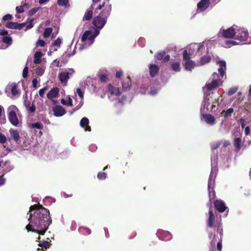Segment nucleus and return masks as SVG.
Returning a JSON list of instances; mask_svg holds the SVG:
<instances>
[{"label": "nucleus", "mask_w": 251, "mask_h": 251, "mask_svg": "<svg viewBox=\"0 0 251 251\" xmlns=\"http://www.w3.org/2000/svg\"><path fill=\"white\" fill-rule=\"evenodd\" d=\"M29 213L28 220L29 223L25 226L26 229L28 232L44 235L52 223L49 210L38 203L31 205L29 207Z\"/></svg>", "instance_id": "f257e3e1"}, {"label": "nucleus", "mask_w": 251, "mask_h": 251, "mask_svg": "<svg viewBox=\"0 0 251 251\" xmlns=\"http://www.w3.org/2000/svg\"><path fill=\"white\" fill-rule=\"evenodd\" d=\"M219 68L218 71L220 75L217 73L214 72L212 75L211 77L207 80L204 87H203L204 92V97H208L210 98V101H212V98L209 94H207L206 91H211L217 88L218 86L222 84V79L225 75V71L226 70V63L224 61H220L218 62Z\"/></svg>", "instance_id": "f03ea898"}, {"label": "nucleus", "mask_w": 251, "mask_h": 251, "mask_svg": "<svg viewBox=\"0 0 251 251\" xmlns=\"http://www.w3.org/2000/svg\"><path fill=\"white\" fill-rule=\"evenodd\" d=\"M220 100L221 102L223 99H220V98H218L213 103L209 110L208 106L210 102V98L206 96L203 98L201 107V118L202 120H203L206 124L210 126H213L216 124V118L211 114H206V113L208 111L214 112L217 111L218 109Z\"/></svg>", "instance_id": "7ed1b4c3"}, {"label": "nucleus", "mask_w": 251, "mask_h": 251, "mask_svg": "<svg viewBox=\"0 0 251 251\" xmlns=\"http://www.w3.org/2000/svg\"><path fill=\"white\" fill-rule=\"evenodd\" d=\"M99 33V29H95L94 32L90 30L85 31L81 37V44L79 49L83 50L91 45L94 43L95 38Z\"/></svg>", "instance_id": "20e7f679"}, {"label": "nucleus", "mask_w": 251, "mask_h": 251, "mask_svg": "<svg viewBox=\"0 0 251 251\" xmlns=\"http://www.w3.org/2000/svg\"><path fill=\"white\" fill-rule=\"evenodd\" d=\"M61 150L58 145H52L48 147L47 159L52 160L59 157L63 158L62 155H67V152H60Z\"/></svg>", "instance_id": "39448f33"}, {"label": "nucleus", "mask_w": 251, "mask_h": 251, "mask_svg": "<svg viewBox=\"0 0 251 251\" xmlns=\"http://www.w3.org/2000/svg\"><path fill=\"white\" fill-rule=\"evenodd\" d=\"M34 20V19L32 18L30 20L28 19L27 20L26 23H23L21 24H18L17 23H14L12 22H7L6 24V27L9 28L11 29H18L19 30L24 29L25 27V30L26 31L27 29L31 28L33 26V25L32 24L33 21Z\"/></svg>", "instance_id": "423d86ee"}, {"label": "nucleus", "mask_w": 251, "mask_h": 251, "mask_svg": "<svg viewBox=\"0 0 251 251\" xmlns=\"http://www.w3.org/2000/svg\"><path fill=\"white\" fill-rule=\"evenodd\" d=\"M8 118L10 123L15 126H18L19 124V120L17 117V114L19 112V109L14 105L9 106L7 109Z\"/></svg>", "instance_id": "0eeeda50"}, {"label": "nucleus", "mask_w": 251, "mask_h": 251, "mask_svg": "<svg viewBox=\"0 0 251 251\" xmlns=\"http://www.w3.org/2000/svg\"><path fill=\"white\" fill-rule=\"evenodd\" d=\"M186 49L189 51V54L192 55H201L206 51L203 46V43H191L187 47Z\"/></svg>", "instance_id": "6e6552de"}, {"label": "nucleus", "mask_w": 251, "mask_h": 251, "mask_svg": "<svg viewBox=\"0 0 251 251\" xmlns=\"http://www.w3.org/2000/svg\"><path fill=\"white\" fill-rule=\"evenodd\" d=\"M235 34V40H238L241 42L247 41L245 44H251V40L247 41L249 37L248 32L244 28L237 26Z\"/></svg>", "instance_id": "1a4fd4ad"}, {"label": "nucleus", "mask_w": 251, "mask_h": 251, "mask_svg": "<svg viewBox=\"0 0 251 251\" xmlns=\"http://www.w3.org/2000/svg\"><path fill=\"white\" fill-rule=\"evenodd\" d=\"M74 73V70L72 68L62 69L58 74V79L63 85H66L68 83V79Z\"/></svg>", "instance_id": "9d476101"}, {"label": "nucleus", "mask_w": 251, "mask_h": 251, "mask_svg": "<svg viewBox=\"0 0 251 251\" xmlns=\"http://www.w3.org/2000/svg\"><path fill=\"white\" fill-rule=\"evenodd\" d=\"M237 25H233L226 29L221 28L220 30L218 36L225 38H234L235 39V34Z\"/></svg>", "instance_id": "9b49d317"}, {"label": "nucleus", "mask_w": 251, "mask_h": 251, "mask_svg": "<svg viewBox=\"0 0 251 251\" xmlns=\"http://www.w3.org/2000/svg\"><path fill=\"white\" fill-rule=\"evenodd\" d=\"M75 99L76 101V105L73 110L74 112L79 110L83 104L84 92L80 89H76L75 92Z\"/></svg>", "instance_id": "f8f14e48"}, {"label": "nucleus", "mask_w": 251, "mask_h": 251, "mask_svg": "<svg viewBox=\"0 0 251 251\" xmlns=\"http://www.w3.org/2000/svg\"><path fill=\"white\" fill-rule=\"evenodd\" d=\"M109 0H104V1L103 2L102 4H100L99 5L97 9L100 10L103 7H104L103 9L101 12V15L104 18H105L107 20V18L110 15V13L112 9L111 4L109 2Z\"/></svg>", "instance_id": "ddd939ff"}, {"label": "nucleus", "mask_w": 251, "mask_h": 251, "mask_svg": "<svg viewBox=\"0 0 251 251\" xmlns=\"http://www.w3.org/2000/svg\"><path fill=\"white\" fill-rule=\"evenodd\" d=\"M107 93L108 98L111 101L117 100L120 95L119 88L113 87L111 84L108 85Z\"/></svg>", "instance_id": "4468645a"}, {"label": "nucleus", "mask_w": 251, "mask_h": 251, "mask_svg": "<svg viewBox=\"0 0 251 251\" xmlns=\"http://www.w3.org/2000/svg\"><path fill=\"white\" fill-rule=\"evenodd\" d=\"M234 137L233 145L235 148V151L238 152L242 147V134L240 131L237 130L233 133Z\"/></svg>", "instance_id": "2eb2a0df"}, {"label": "nucleus", "mask_w": 251, "mask_h": 251, "mask_svg": "<svg viewBox=\"0 0 251 251\" xmlns=\"http://www.w3.org/2000/svg\"><path fill=\"white\" fill-rule=\"evenodd\" d=\"M6 93L8 97L15 98L20 95V90L18 89L17 85L13 83L6 88Z\"/></svg>", "instance_id": "dca6fc26"}, {"label": "nucleus", "mask_w": 251, "mask_h": 251, "mask_svg": "<svg viewBox=\"0 0 251 251\" xmlns=\"http://www.w3.org/2000/svg\"><path fill=\"white\" fill-rule=\"evenodd\" d=\"M107 20L100 16H98L94 18L93 24L97 28V29H101L105 25Z\"/></svg>", "instance_id": "f3484780"}, {"label": "nucleus", "mask_w": 251, "mask_h": 251, "mask_svg": "<svg viewBox=\"0 0 251 251\" xmlns=\"http://www.w3.org/2000/svg\"><path fill=\"white\" fill-rule=\"evenodd\" d=\"M156 234L159 239L163 241H167L172 239L171 234L167 231L160 229L157 231Z\"/></svg>", "instance_id": "a211bd4d"}, {"label": "nucleus", "mask_w": 251, "mask_h": 251, "mask_svg": "<svg viewBox=\"0 0 251 251\" xmlns=\"http://www.w3.org/2000/svg\"><path fill=\"white\" fill-rule=\"evenodd\" d=\"M209 217L207 220V226L209 227H213L214 226H217V222H221V221H218L215 220V216L214 215L213 211L211 210H209Z\"/></svg>", "instance_id": "6ab92c4d"}, {"label": "nucleus", "mask_w": 251, "mask_h": 251, "mask_svg": "<svg viewBox=\"0 0 251 251\" xmlns=\"http://www.w3.org/2000/svg\"><path fill=\"white\" fill-rule=\"evenodd\" d=\"M214 205L215 209L221 213L224 212L227 208L225 203L221 200H216L214 202Z\"/></svg>", "instance_id": "aec40b11"}, {"label": "nucleus", "mask_w": 251, "mask_h": 251, "mask_svg": "<svg viewBox=\"0 0 251 251\" xmlns=\"http://www.w3.org/2000/svg\"><path fill=\"white\" fill-rule=\"evenodd\" d=\"M59 95V89L57 87H53L47 94V98L53 102H55L54 98L57 97Z\"/></svg>", "instance_id": "412c9836"}, {"label": "nucleus", "mask_w": 251, "mask_h": 251, "mask_svg": "<svg viewBox=\"0 0 251 251\" xmlns=\"http://www.w3.org/2000/svg\"><path fill=\"white\" fill-rule=\"evenodd\" d=\"M9 132L11 136V138H9V140L13 139L16 143L20 144V135L19 131L16 129H10Z\"/></svg>", "instance_id": "4be33fe9"}, {"label": "nucleus", "mask_w": 251, "mask_h": 251, "mask_svg": "<svg viewBox=\"0 0 251 251\" xmlns=\"http://www.w3.org/2000/svg\"><path fill=\"white\" fill-rule=\"evenodd\" d=\"M210 5L209 0H201L197 4L198 11L202 12L207 8Z\"/></svg>", "instance_id": "5701e85b"}, {"label": "nucleus", "mask_w": 251, "mask_h": 251, "mask_svg": "<svg viewBox=\"0 0 251 251\" xmlns=\"http://www.w3.org/2000/svg\"><path fill=\"white\" fill-rule=\"evenodd\" d=\"M149 70L150 75L151 77H154L158 73L159 68V67L154 64H150L149 65Z\"/></svg>", "instance_id": "b1692460"}, {"label": "nucleus", "mask_w": 251, "mask_h": 251, "mask_svg": "<svg viewBox=\"0 0 251 251\" xmlns=\"http://www.w3.org/2000/svg\"><path fill=\"white\" fill-rule=\"evenodd\" d=\"M53 111L54 115L56 117H61L64 115L66 113L65 109L59 105H56L53 108Z\"/></svg>", "instance_id": "393cba45"}, {"label": "nucleus", "mask_w": 251, "mask_h": 251, "mask_svg": "<svg viewBox=\"0 0 251 251\" xmlns=\"http://www.w3.org/2000/svg\"><path fill=\"white\" fill-rule=\"evenodd\" d=\"M89 121L86 117L83 118L80 122V126L84 128L86 131H90L91 127L89 126Z\"/></svg>", "instance_id": "a878e982"}, {"label": "nucleus", "mask_w": 251, "mask_h": 251, "mask_svg": "<svg viewBox=\"0 0 251 251\" xmlns=\"http://www.w3.org/2000/svg\"><path fill=\"white\" fill-rule=\"evenodd\" d=\"M24 98V105L26 109L29 112L33 113L35 111L36 108L33 103L30 105V101L27 100V95H25Z\"/></svg>", "instance_id": "bb28decb"}, {"label": "nucleus", "mask_w": 251, "mask_h": 251, "mask_svg": "<svg viewBox=\"0 0 251 251\" xmlns=\"http://www.w3.org/2000/svg\"><path fill=\"white\" fill-rule=\"evenodd\" d=\"M211 160V173H216L218 171L217 168V160L218 158L216 155L212 156Z\"/></svg>", "instance_id": "cd10ccee"}, {"label": "nucleus", "mask_w": 251, "mask_h": 251, "mask_svg": "<svg viewBox=\"0 0 251 251\" xmlns=\"http://www.w3.org/2000/svg\"><path fill=\"white\" fill-rule=\"evenodd\" d=\"M196 65L195 62L191 60H186L184 64L185 70L189 71L193 69Z\"/></svg>", "instance_id": "c85d7f7f"}, {"label": "nucleus", "mask_w": 251, "mask_h": 251, "mask_svg": "<svg viewBox=\"0 0 251 251\" xmlns=\"http://www.w3.org/2000/svg\"><path fill=\"white\" fill-rule=\"evenodd\" d=\"M61 43V39L60 38H57L52 44L50 48V50H52L53 51H56L57 48L60 46Z\"/></svg>", "instance_id": "c756f323"}, {"label": "nucleus", "mask_w": 251, "mask_h": 251, "mask_svg": "<svg viewBox=\"0 0 251 251\" xmlns=\"http://www.w3.org/2000/svg\"><path fill=\"white\" fill-rule=\"evenodd\" d=\"M93 4L92 5V6L90 7L89 9H88L86 12L85 13L84 15L83 18V20H90L92 17V14H93Z\"/></svg>", "instance_id": "7c9ffc66"}, {"label": "nucleus", "mask_w": 251, "mask_h": 251, "mask_svg": "<svg viewBox=\"0 0 251 251\" xmlns=\"http://www.w3.org/2000/svg\"><path fill=\"white\" fill-rule=\"evenodd\" d=\"M61 102L64 105H67L68 106H72L73 105V100L70 96H68L66 99H62Z\"/></svg>", "instance_id": "2f4dec72"}, {"label": "nucleus", "mask_w": 251, "mask_h": 251, "mask_svg": "<svg viewBox=\"0 0 251 251\" xmlns=\"http://www.w3.org/2000/svg\"><path fill=\"white\" fill-rule=\"evenodd\" d=\"M2 41L5 43L6 46L3 48H0V49H6L9 46L12 42V38L9 36H4L2 39Z\"/></svg>", "instance_id": "473e14b6"}, {"label": "nucleus", "mask_w": 251, "mask_h": 251, "mask_svg": "<svg viewBox=\"0 0 251 251\" xmlns=\"http://www.w3.org/2000/svg\"><path fill=\"white\" fill-rule=\"evenodd\" d=\"M42 54L40 52H36L34 56V63L35 64H39L41 62V57Z\"/></svg>", "instance_id": "72a5a7b5"}, {"label": "nucleus", "mask_w": 251, "mask_h": 251, "mask_svg": "<svg viewBox=\"0 0 251 251\" xmlns=\"http://www.w3.org/2000/svg\"><path fill=\"white\" fill-rule=\"evenodd\" d=\"M78 231L80 233L84 235H88L91 234V230L86 227L81 226L78 228Z\"/></svg>", "instance_id": "f704fd0d"}, {"label": "nucleus", "mask_w": 251, "mask_h": 251, "mask_svg": "<svg viewBox=\"0 0 251 251\" xmlns=\"http://www.w3.org/2000/svg\"><path fill=\"white\" fill-rule=\"evenodd\" d=\"M131 84V81L129 77H127L124 80L122 83V87L124 89L126 90L129 87Z\"/></svg>", "instance_id": "c9c22d12"}, {"label": "nucleus", "mask_w": 251, "mask_h": 251, "mask_svg": "<svg viewBox=\"0 0 251 251\" xmlns=\"http://www.w3.org/2000/svg\"><path fill=\"white\" fill-rule=\"evenodd\" d=\"M239 43L235 41L227 40L225 41V44L223 45L225 48H230L231 46L238 45Z\"/></svg>", "instance_id": "e433bc0d"}, {"label": "nucleus", "mask_w": 251, "mask_h": 251, "mask_svg": "<svg viewBox=\"0 0 251 251\" xmlns=\"http://www.w3.org/2000/svg\"><path fill=\"white\" fill-rule=\"evenodd\" d=\"M30 127L31 128H37L42 129L44 127L43 124L41 122H36L33 123L30 125Z\"/></svg>", "instance_id": "4c0bfd02"}, {"label": "nucleus", "mask_w": 251, "mask_h": 251, "mask_svg": "<svg viewBox=\"0 0 251 251\" xmlns=\"http://www.w3.org/2000/svg\"><path fill=\"white\" fill-rule=\"evenodd\" d=\"M51 245V244L48 241H40L38 244L39 247L44 248L45 249L49 248Z\"/></svg>", "instance_id": "58836bf2"}, {"label": "nucleus", "mask_w": 251, "mask_h": 251, "mask_svg": "<svg viewBox=\"0 0 251 251\" xmlns=\"http://www.w3.org/2000/svg\"><path fill=\"white\" fill-rule=\"evenodd\" d=\"M57 4L59 6L65 7H69L70 6L69 0H57Z\"/></svg>", "instance_id": "ea45409f"}, {"label": "nucleus", "mask_w": 251, "mask_h": 251, "mask_svg": "<svg viewBox=\"0 0 251 251\" xmlns=\"http://www.w3.org/2000/svg\"><path fill=\"white\" fill-rule=\"evenodd\" d=\"M233 112V109L232 108H229L227 109L226 111L223 110L221 112L222 114H224L225 117H228L231 115V114Z\"/></svg>", "instance_id": "a19ab883"}, {"label": "nucleus", "mask_w": 251, "mask_h": 251, "mask_svg": "<svg viewBox=\"0 0 251 251\" xmlns=\"http://www.w3.org/2000/svg\"><path fill=\"white\" fill-rule=\"evenodd\" d=\"M26 7L28 8V5L26 3H25L23 5H21L20 6H17L16 8V12L17 13H22L24 11V7Z\"/></svg>", "instance_id": "79ce46f5"}, {"label": "nucleus", "mask_w": 251, "mask_h": 251, "mask_svg": "<svg viewBox=\"0 0 251 251\" xmlns=\"http://www.w3.org/2000/svg\"><path fill=\"white\" fill-rule=\"evenodd\" d=\"M211 59V56L209 55H204L201 58V64H204L208 63Z\"/></svg>", "instance_id": "37998d69"}, {"label": "nucleus", "mask_w": 251, "mask_h": 251, "mask_svg": "<svg viewBox=\"0 0 251 251\" xmlns=\"http://www.w3.org/2000/svg\"><path fill=\"white\" fill-rule=\"evenodd\" d=\"M172 68L175 72H179L180 70V64L178 62H173L172 64Z\"/></svg>", "instance_id": "c03bdc74"}, {"label": "nucleus", "mask_w": 251, "mask_h": 251, "mask_svg": "<svg viewBox=\"0 0 251 251\" xmlns=\"http://www.w3.org/2000/svg\"><path fill=\"white\" fill-rule=\"evenodd\" d=\"M52 28L51 27H48L45 29L43 36L45 38L49 37L52 32Z\"/></svg>", "instance_id": "a18cd8bd"}, {"label": "nucleus", "mask_w": 251, "mask_h": 251, "mask_svg": "<svg viewBox=\"0 0 251 251\" xmlns=\"http://www.w3.org/2000/svg\"><path fill=\"white\" fill-rule=\"evenodd\" d=\"M217 232H219L221 237L223 236V228L221 222H217Z\"/></svg>", "instance_id": "49530a36"}, {"label": "nucleus", "mask_w": 251, "mask_h": 251, "mask_svg": "<svg viewBox=\"0 0 251 251\" xmlns=\"http://www.w3.org/2000/svg\"><path fill=\"white\" fill-rule=\"evenodd\" d=\"M45 71L44 67H38L35 69V73L38 75H42Z\"/></svg>", "instance_id": "de8ad7c7"}, {"label": "nucleus", "mask_w": 251, "mask_h": 251, "mask_svg": "<svg viewBox=\"0 0 251 251\" xmlns=\"http://www.w3.org/2000/svg\"><path fill=\"white\" fill-rule=\"evenodd\" d=\"M164 55H165V52L161 51V52H158L157 53H156L155 55V57L158 60H161L162 59H163Z\"/></svg>", "instance_id": "09e8293b"}, {"label": "nucleus", "mask_w": 251, "mask_h": 251, "mask_svg": "<svg viewBox=\"0 0 251 251\" xmlns=\"http://www.w3.org/2000/svg\"><path fill=\"white\" fill-rule=\"evenodd\" d=\"M183 58L185 59V60H190V55H192V54H189V51H188V50H187V49H186L184 51H183Z\"/></svg>", "instance_id": "8fccbe9b"}, {"label": "nucleus", "mask_w": 251, "mask_h": 251, "mask_svg": "<svg viewBox=\"0 0 251 251\" xmlns=\"http://www.w3.org/2000/svg\"><path fill=\"white\" fill-rule=\"evenodd\" d=\"M40 9V7H34L30 9L28 12L29 16H32L34 15Z\"/></svg>", "instance_id": "3c124183"}, {"label": "nucleus", "mask_w": 251, "mask_h": 251, "mask_svg": "<svg viewBox=\"0 0 251 251\" xmlns=\"http://www.w3.org/2000/svg\"><path fill=\"white\" fill-rule=\"evenodd\" d=\"M7 141L5 135L0 132V143L4 144Z\"/></svg>", "instance_id": "603ef678"}, {"label": "nucleus", "mask_w": 251, "mask_h": 251, "mask_svg": "<svg viewBox=\"0 0 251 251\" xmlns=\"http://www.w3.org/2000/svg\"><path fill=\"white\" fill-rule=\"evenodd\" d=\"M47 87H44L43 88L39 90V94L41 97H44L45 91L47 90Z\"/></svg>", "instance_id": "864d4df0"}, {"label": "nucleus", "mask_w": 251, "mask_h": 251, "mask_svg": "<svg viewBox=\"0 0 251 251\" xmlns=\"http://www.w3.org/2000/svg\"><path fill=\"white\" fill-rule=\"evenodd\" d=\"M28 75V67H27V65L25 66L24 68L23 71V76L24 78H25L27 77Z\"/></svg>", "instance_id": "5fc2aeb1"}, {"label": "nucleus", "mask_w": 251, "mask_h": 251, "mask_svg": "<svg viewBox=\"0 0 251 251\" xmlns=\"http://www.w3.org/2000/svg\"><path fill=\"white\" fill-rule=\"evenodd\" d=\"M37 46L43 47L46 45V42L43 40H38L37 42Z\"/></svg>", "instance_id": "6e6d98bb"}, {"label": "nucleus", "mask_w": 251, "mask_h": 251, "mask_svg": "<svg viewBox=\"0 0 251 251\" xmlns=\"http://www.w3.org/2000/svg\"><path fill=\"white\" fill-rule=\"evenodd\" d=\"M220 145L219 142L213 143L211 144V147L212 150H215L217 149Z\"/></svg>", "instance_id": "4d7b16f0"}, {"label": "nucleus", "mask_w": 251, "mask_h": 251, "mask_svg": "<svg viewBox=\"0 0 251 251\" xmlns=\"http://www.w3.org/2000/svg\"><path fill=\"white\" fill-rule=\"evenodd\" d=\"M216 174H210L209 178V181H208V187L212 184V178L214 177L215 178L216 176Z\"/></svg>", "instance_id": "13d9d810"}, {"label": "nucleus", "mask_w": 251, "mask_h": 251, "mask_svg": "<svg viewBox=\"0 0 251 251\" xmlns=\"http://www.w3.org/2000/svg\"><path fill=\"white\" fill-rule=\"evenodd\" d=\"M158 89H152V87L151 86V90L149 91L148 93L151 95L154 96L157 93Z\"/></svg>", "instance_id": "bf43d9fd"}, {"label": "nucleus", "mask_w": 251, "mask_h": 251, "mask_svg": "<svg viewBox=\"0 0 251 251\" xmlns=\"http://www.w3.org/2000/svg\"><path fill=\"white\" fill-rule=\"evenodd\" d=\"M237 90V89L236 88H232L228 91V95L229 96H231V95H233L234 94H235Z\"/></svg>", "instance_id": "052dcab7"}, {"label": "nucleus", "mask_w": 251, "mask_h": 251, "mask_svg": "<svg viewBox=\"0 0 251 251\" xmlns=\"http://www.w3.org/2000/svg\"><path fill=\"white\" fill-rule=\"evenodd\" d=\"M12 19V16L11 14H8L4 16L2 18L3 21H6L11 20Z\"/></svg>", "instance_id": "680f3d73"}, {"label": "nucleus", "mask_w": 251, "mask_h": 251, "mask_svg": "<svg viewBox=\"0 0 251 251\" xmlns=\"http://www.w3.org/2000/svg\"><path fill=\"white\" fill-rule=\"evenodd\" d=\"M97 177L100 179H104L106 177V174H98Z\"/></svg>", "instance_id": "e2e57ef3"}, {"label": "nucleus", "mask_w": 251, "mask_h": 251, "mask_svg": "<svg viewBox=\"0 0 251 251\" xmlns=\"http://www.w3.org/2000/svg\"><path fill=\"white\" fill-rule=\"evenodd\" d=\"M139 45L141 47H144L145 46L144 39L140 38L138 41Z\"/></svg>", "instance_id": "0e129e2a"}, {"label": "nucleus", "mask_w": 251, "mask_h": 251, "mask_svg": "<svg viewBox=\"0 0 251 251\" xmlns=\"http://www.w3.org/2000/svg\"><path fill=\"white\" fill-rule=\"evenodd\" d=\"M89 150L91 151H95L97 149V147L96 145L93 144L89 146Z\"/></svg>", "instance_id": "69168bd1"}, {"label": "nucleus", "mask_w": 251, "mask_h": 251, "mask_svg": "<svg viewBox=\"0 0 251 251\" xmlns=\"http://www.w3.org/2000/svg\"><path fill=\"white\" fill-rule=\"evenodd\" d=\"M32 86L34 88H37V84L38 83V80L37 78H33L32 81Z\"/></svg>", "instance_id": "338daca9"}, {"label": "nucleus", "mask_w": 251, "mask_h": 251, "mask_svg": "<svg viewBox=\"0 0 251 251\" xmlns=\"http://www.w3.org/2000/svg\"><path fill=\"white\" fill-rule=\"evenodd\" d=\"M100 81L101 82H105L106 79H107V77L106 76L104 75H101L100 76Z\"/></svg>", "instance_id": "774afa93"}]
</instances>
